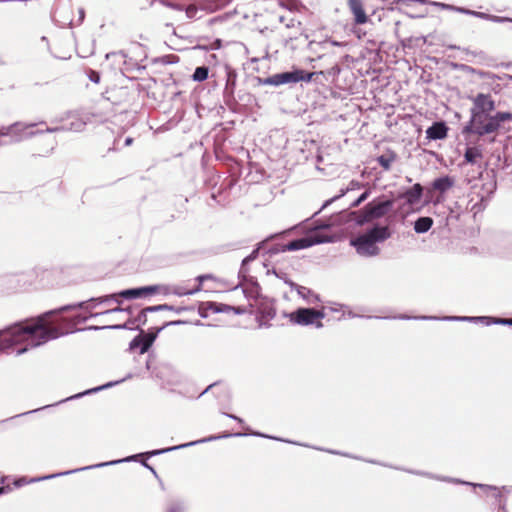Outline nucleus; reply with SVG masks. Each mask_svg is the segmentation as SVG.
<instances>
[{
    "instance_id": "1",
    "label": "nucleus",
    "mask_w": 512,
    "mask_h": 512,
    "mask_svg": "<svg viewBox=\"0 0 512 512\" xmlns=\"http://www.w3.org/2000/svg\"><path fill=\"white\" fill-rule=\"evenodd\" d=\"M74 308L75 306H64L0 330V352L19 346L17 354L20 355L66 334L51 320V316Z\"/></svg>"
},
{
    "instance_id": "2",
    "label": "nucleus",
    "mask_w": 512,
    "mask_h": 512,
    "mask_svg": "<svg viewBox=\"0 0 512 512\" xmlns=\"http://www.w3.org/2000/svg\"><path fill=\"white\" fill-rule=\"evenodd\" d=\"M208 278V276H198L197 280L199 281V285L193 289H185L181 286H167V285H152V286H146L136 289H128L121 291L120 293L107 295L104 297H100L97 299H92L88 303H80L78 305H74L76 307H85L87 310H92L95 306L93 303H110L112 301H115L119 303V298L123 297L126 299H133V298H139L145 295L160 293L164 295L168 294H174L177 296H185V295H192L197 293L201 290V283L204 279Z\"/></svg>"
},
{
    "instance_id": "3",
    "label": "nucleus",
    "mask_w": 512,
    "mask_h": 512,
    "mask_svg": "<svg viewBox=\"0 0 512 512\" xmlns=\"http://www.w3.org/2000/svg\"><path fill=\"white\" fill-rule=\"evenodd\" d=\"M391 232L388 226L376 225L350 240L356 252L360 256L373 257L380 253L379 243L390 238Z\"/></svg>"
},
{
    "instance_id": "4",
    "label": "nucleus",
    "mask_w": 512,
    "mask_h": 512,
    "mask_svg": "<svg viewBox=\"0 0 512 512\" xmlns=\"http://www.w3.org/2000/svg\"><path fill=\"white\" fill-rule=\"evenodd\" d=\"M330 224L321 225L313 230H311L306 236L291 241L285 246V250L288 251H296L301 249L309 248L316 244L332 242L334 241L333 237L324 235L320 229L328 228Z\"/></svg>"
},
{
    "instance_id": "5",
    "label": "nucleus",
    "mask_w": 512,
    "mask_h": 512,
    "mask_svg": "<svg viewBox=\"0 0 512 512\" xmlns=\"http://www.w3.org/2000/svg\"><path fill=\"white\" fill-rule=\"evenodd\" d=\"M497 130V121L490 114L471 113L470 123L464 128V133H475L479 136L493 133Z\"/></svg>"
},
{
    "instance_id": "6",
    "label": "nucleus",
    "mask_w": 512,
    "mask_h": 512,
    "mask_svg": "<svg viewBox=\"0 0 512 512\" xmlns=\"http://www.w3.org/2000/svg\"><path fill=\"white\" fill-rule=\"evenodd\" d=\"M325 317L323 310H316L313 308H299L288 315L290 322L301 325H315L317 328L322 327V320Z\"/></svg>"
},
{
    "instance_id": "7",
    "label": "nucleus",
    "mask_w": 512,
    "mask_h": 512,
    "mask_svg": "<svg viewBox=\"0 0 512 512\" xmlns=\"http://www.w3.org/2000/svg\"><path fill=\"white\" fill-rule=\"evenodd\" d=\"M36 123H14L0 129V136L9 137L11 142H20L37 134Z\"/></svg>"
},
{
    "instance_id": "8",
    "label": "nucleus",
    "mask_w": 512,
    "mask_h": 512,
    "mask_svg": "<svg viewBox=\"0 0 512 512\" xmlns=\"http://www.w3.org/2000/svg\"><path fill=\"white\" fill-rule=\"evenodd\" d=\"M313 77V73H306L303 70L295 69L293 71L283 72L274 74L267 79H265L264 83L279 86L288 83H297L299 81H310Z\"/></svg>"
},
{
    "instance_id": "9",
    "label": "nucleus",
    "mask_w": 512,
    "mask_h": 512,
    "mask_svg": "<svg viewBox=\"0 0 512 512\" xmlns=\"http://www.w3.org/2000/svg\"><path fill=\"white\" fill-rule=\"evenodd\" d=\"M136 457L137 456H130V457H127V458L122 459V460H114V461H109V462H105V463H99V464H96V465H91V466H87V467H84V468L75 469V470H72V471H66V472H63V473H58V474H53V475H48V476H43V477H38V478L28 479L26 477H21V478L15 480L13 484H14L15 487H21V486H24V485H27V484H30V483L39 482V481L51 479V478H54V477H57V476L67 475V474H70V473H75V472L86 470V469L99 468V467H103V466H109V465L118 464V463H121V462L132 461V460H135Z\"/></svg>"
},
{
    "instance_id": "10",
    "label": "nucleus",
    "mask_w": 512,
    "mask_h": 512,
    "mask_svg": "<svg viewBox=\"0 0 512 512\" xmlns=\"http://www.w3.org/2000/svg\"><path fill=\"white\" fill-rule=\"evenodd\" d=\"M392 207V200H373L365 206L363 211V220L359 222L362 223L363 221L379 219L385 216L392 209Z\"/></svg>"
},
{
    "instance_id": "11",
    "label": "nucleus",
    "mask_w": 512,
    "mask_h": 512,
    "mask_svg": "<svg viewBox=\"0 0 512 512\" xmlns=\"http://www.w3.org/2000/svg\"><path fill=\"white\" fill-rule=\"evenodd\" d=\"M495 108V102L489 94H478L473 98L471 113L490 114Z\"/></svg>"
},
{
    "instance_id": "12",
    "label": "nucleus",
    "mask_w": 512,
    "mask_h": 512,
    "mask_svg": "<svg viewBox=\"0 0 512 512\" xmlns=\"http://www.w3.org/2000/svg\"><path fill=\"white\" fill-rule=\"evenodd\" d=\"M422 186L420 184H415L411 189L407 190L401 195V198L405 200V202L409 205L410 209H413L414 206L418 205L421 201L422 197Z\"/></svg>"
},
{
    "instance_id": "13",
    "label": "nucleus",
    "mask_w": 512,
    "mask_h": 512,
    "mask_svg": "<svg viewBox=\"0 0 512 512\" xmlns=\"http://www.w3.org/2000/svg\"><path fill=\"white\" fill-rule=\"evenodd\" d=\"M234 308L219 304L215 302H204L199 307V313L202 317H208L210 314L219 313V312H229L230 310H233Z\"/></svg>"
},
{
    "instance_id": "14",
    "label": "nucleus",
    "mask_w": 512,
    "mask_h": 512,
    "mask_svg": "<svg viewBox=\"0 0 512 512\" xmlns=\"http://www.w3.org/2000/svg\"><path fill=\"white\" fill-rule=\"evenodd\" d=\"M348 6L354 15V21L356 24H365L368 17L363 8L361 0H348Z\"/></svg>"
},
{
    "instance_id": "15",
    "label": "nucleus",
    "mask_w": 512,
    "mask_h": 512,
    "mask_svg": "<svg viewBox=\"0 0 512 512\" xmlns=\"http://www.w3.org/2000/svg\"><path fill=\"white\" fill-rule=\"evenodd\" d=\"M447 127L444 122H436L426 130L428 139L440 140L447 136Z\"/></svg>"
},
{
    "instance_id": "16",
    "label": "nucleus",
    "mask_w": 512,
    "mask_h": 512,
    "mask_svg": "<svg viewBox=\"0 0 512 512\" xmlns=\"http://www.w3.org/2000/svg\"><path fill=\"white\" fill-rule=\"evenodd\" d=\"M156 335L155 334H146L143 337H136L131 342V347H135L140 345V353L144 354L148 351V349L152 346L153 342L155 341Z\"/></svg>"
},
{
    "instance_id": "17",
    "label": "nucleus",
    "mask_w": 512,
    "mask_h": 512,
    "mask_svg": "<svg viewBox=\"0 0 512 512\" xmlns=\"http://www.w3.org/2000/svg\"><path fill=\"white\" fill-rule=\"evenodd\" d=\"M433 225V219L430 217H420L414 223V230L418 234L427 232Z\"/></svg>"
},
{
    "instance_id": "18",
    "label": "nucleus",
    "mask_w": 512,
    "mask_h": 512,
    "mask_svg": "<svg viewBox=\"0 0 512 512\" xmlns=\"http://www.w3.org/2000/svg\"><path fill=\"white\" fill-rule=\"evenodd\" d=\"M219 438H220L219 436H212V437H209V438L204 439V440L194 441V442H191V443L182 444V445H178V446H174V447H169V448H165V449L154 450L152 452H149L148 454L150 456L159 455V454H163V453H166V452H169V451H172V450H177V449H181V448H184V447H187V446H190V445H194V444H197V443H200V442L212 441V440H216V439H219Z\"/></svg>"
},
{
    "instance_id": "19",
    "label": "nucleus",
    "mask_w": 512,
    "mask_h": 512,
    "mask_svg": "<svg viewBox=\"0 0 512 512\" xmlns=\"http://www.w3.org/2000/svg\"><path fill=\"white\" fill-rule=\"evenodd\" d=\"M295 290L308 304H314L319 301V297L306 287L295 285Z\"/></svg>"
},
{
    "instance_id": "20",
    "label": "nucleus",
    "mask_w": 512,
    "mask_h": 512,
    "mask_svg": "<svg viewBox=\"0 0 512 512\" xmlns=\"http://www.w3.org/2000/svg\"><path fill=\"white\" fill-rule=\"evenodd\" d=\"M453 184H454L453 179L448 176H445V177L436 179L433 182V188L435 190H438V191L444 193L447 190H449L453 186Z\"/></svg>"
},
{
    "instance_id": "21",
    "label": "nucleus",
    "mask_w": 512,
    "mask_h": 512,
    "mask_svg": "<svg viewBox=\"0 0 512 512\" xmlns=\"http://www.w3.org/2000/svg\"><path fill=\"white\" fill-rule=\"evenodd\" d=\"M482 157L481 150L477 147H469L466 149L464 158L467 163L475 164Z\"/></svg>"
},
{
    "instance_id": "22",
    "label": "nucleus",
    "mask_w": 512,
    "mask_h": 512,
    "mask_svg": "<svg viewBox=\"0 0 512 512\" xmlns=\"http://www.w3.org/2000/svg\"><path fill=\"white\" fill-rule=\"evenodd\" d=\"M396 160V155L393 152H387L377 158L378 163L384 170H389L392 163Z\"/></svg>"
},
{
    "instance_id": "23",
    "label": "nucleus",
    "mask_w": 512,
    "mask_h": 512,
    "mask_svg": "<svg viewBox=\"0 0 512 512\" xmlns=\"http://www.w3.org/2000/svg\"><path fill=\"white\" fill-rule=\"evenodd\" d=\"M208 77V68L206 67H197L193 74V80L195 81H204Z\"/></svg>"
},
{
    "instance_id": "24",
    "label": "nucleus",
    "mask_w": 512,
    "mask_h": 512,
    "mask_svg": "<svg viewBox=\"0 0 512 512\" xmlns=\"http://www.w3.org/2000/svg\"><path fill=\"white\" fill-rule=\"evenodd\" d=\"M443 320H451V321H478V320H481V321H484V320H489V318H487V317L453 316V317H444Z\"/></svg>"
},
{
    "instance_id": "25",
    "label": "nucleus",
    "mask_w": 512,
    "mask_h": 512,
    "mask_svg": "<svg viewBox=\"0 0 512 512\" xmlns=\"http://www.w3.org/2000/svg\"><path fill=\"white\" fill-rule=\"evenodd\" d=\"M186 17L189 19H193L196 17L198 8L194 4L187 5L184 9Z\"/></svg>"
},
{
    "instance_id": "26",
    "label": "nucleus",
    "mask_w": 512,
    "mask_h": 512,
    "mask_svg": "<svg viewBox=\"0 0 512 512\" xmlns=\"http://www.w3.org/2000/svg\"><path fill=\"white\" fill-rule=\"evenodd\" d=\"M510 118L511 114L509 113H497L493 116V119L497 121V129L499 128L501 122H504Z\"/></svg>"
},
{
    "instance_id": "27",
    "label": "nucleus",
    "mask_w": 512,
    "mask_h": 512,
    "mask_svg": "<svg viewBox=\"0 0 512 512\" xmlns=\"http://www.w3.org/2000/svg\"><path fill=\"white\" fill-rule=\"evenodd\" d=\"M467 485H472L474 487H479L481 489H484L486 492L493 491L496 495H498V489L497 487L490 486V485H484V484H474V483H466Z\"/></svg>"
},
{
    "instance_id": "28",
    "label": "nucleus",
    "mask_w": 512,
    "mask_h": 512,
    "mask_svg": "<svg viewBox=\"0 0 512 512\" xmlns=\"http://www.w3.org/2000/svg\"><path fill=\"white\" fill-rule=\"evenodd\" d=\"M113 385V383H107L105 385H102L100 387H96V388H93V389H90V390H87L86 392L84 393H80V394H77L75 397H80L82 395H85V394H90V393H93V392H97V391H100L102 389H105V388H108V387H111Z\"/></svg>"
},
{
    "instance_id": "29",
    "label": "nucleus",
    "mask_w": 512,
    "mask_h": 512,
    "mask_svg": "<svg viewBox=\"0 0 512 512\" xmlns=\"http://www.w3.org/2000/svg\"><path fill=\"white\" fill-rule=\"evenodd\" d=\"M488 20L492 21V22H497V23L512 22V18L500 17V16H495V15H490V14H489Z\"/></svg>"
},
{
    "instance_id": "30",
    "label": "nucleus",
    "mask_w": 512,
    "mask_h": 512,
    "mask_svg": "<svg viewBox=\"0 0 512 512\" xmlns=\"http://www.w3.org/2000/svg\"><path fill=\"white\" fill-rule=\"evenodd\" d=\"M85 126V123L78 120L76 121L75 123H71V126H70V130H74V131H81Z\"/></svg>"
},
{
    "instance_id": "31",
    "label": "nucleus",
    "mask_w": 512,
    "mask_h": 512,
    "mask_svg": "<svg viewBox=\"0 0 512 512\" xmlns=\"http://www.w3.org/2000/svg\"><path fill=\"white\" fill-rule=\"evenodd\" d=\"M164 309H168V306L167 305H159V306H155V307H148L141 311V315H143V317H145V314L147 311H156V310H164Z\"/></svg>"
},
{
    "instance_id": "32",
    "label": "nucleus",
    "mask_w": 512,
    "mask_h": 512,
    "mask_svg": "<svg viewBox=\"0 0 512 512\" xmlns=\"http://www.w3.org/2000/svg\"><path fill=\"white\" fill-rule=\"evenodd\" d=\"M168 7L172 8V9H175V10H179V11H184L185 7L184 5L182 4H179V3H175V2H167L165 3Z\"/></svg>"
},
{
    "instance_id": "33",
    "label": "nucleus",
    "mask_w": 512,
    "mask_h": 512,
    "mask_svg": "<svg viewBox=\"0 0 512 512\" xmlns=\"http://www.w3.org/2000/svg\"><path fill=\"white\" fill-rule=\"evenodd\" d=\"M368 195H369L368 191L361 194V196L353 203V206L356 207V206L360 205L363 201H365L367 199Z\"/></svg>"
},
{
    "instance_id": "34",
    "label": "nucleus",
    "mask_w": 512,
    "mask_h": 512,
    "mask_svg": "<svg viewBox=\"0 0 512 512\" xmlns=\"http://www.w3.org/2000/svg\"><path fill=\"white\" fill-rule=\"evenodd\" d=\"M121 311H122V309H120V308H114V309L106 310L105 313H113V312H121ZM100 314H104V312H102V313H91L89 317H97Z\"/></svg>"
},
{
    "instance_id": "35",
    "label": "nucleus",
    "mask_w": 512,
    "mask_h": 512,
    "mask_svg": "<svg viewBox=\"0 0 512 512\" xmlns=\"http://www.w3.org/2000/svg\"><path fill=\"white\" fill-rule=\"evenodd\" d=\"M473 16L481 18V19L488 20L489 14H486V13H483V12L473 11Z\"/></svg>"
},
{
    "instance_id": "36",
    "label": "nucleus",
    "mask_w": 512,
    "mask_h": 512,
    "mask_svg": "<svg viewBox=\"0 0 512 512\" xmlns=\"http://www.w3.org/2000/svg\"><path fill=\"white\" fill-rule=\"evenodd\" d=\"M493 322L512 326V319H496Z\"/></svg>"
},
{
    "instance_id": "37",
    "label": "nucleus",
    "mask_w": 512,
    "mask_h": 512,
    "mask_svg": "<svg viewBox=\"0 0 512 512\" xmlns=\"http://www.w3.org/2000/svg\"><path fill=\"white\" fill-rule=\"evenodd\" d=\"M183 508L180 505H173L169 508L168 512H182Z\"/></svg>"
},
{
    "instance_id": "38",
    "label": "nucleus",
    "mask_w": 512,
    "mask_h": 512,
    "mask_svg": "<svg viewBox=\"0 0 512 512\" xmlns=\"http://www.w3.org/2000/svg\"><path fill=\"white\" fill-rule=\"evenodd\" d=\"M455 11L460 12V13H464V14H468V15H473V11L472 10H468V9H465V8L456 7Z\"/></svg>"
},
{
    "instance_id": "39",
    "label": "nucleus",
    "mask_w": 512,
    "mask_h": 512,
    "mask_svg": "<svg viewBox=\"0 0 512 512\" xmlns=\"http://www.w3.org/2000/svg\"><path fill=\"white\" fill-rule=\"evenodd\" d=\"M353 188H355V184H354V182H351V188H347L346 190H342V191H341V194H340L339 196H337V197H334L332 200L337 199V198H339V197H341V196L345 195V193H346L349 189H353Z\"/></svg>"
},
{
    "instance_id": "40",
    "label": "nucleus",
    "mask_w": 512,
    "mask_h": 512,
    "mask_svg": "<svg viewBox=\"0 0 512 512\" xmlns=\"http://www.w3.org/2000/svg\"><path fill=\"white\" fill-rule=\"evenodd\" d=\"M11 490V488L9 486H6V487H3V486H0V495L6 493V492H9Z\"/></svg>"
},
{
    "instance_id": "41",
    "label": "nucleus",
    "mask_w": 512,
    "mask_h": 512,
    "mask_svg": "<svg viewBox=\"0 0 512 512\" xmlns=\"http://www.w3.org/2000/svg\"><path fill=\"white\" fill-rule=\"evenodd\" d=\"M90 79H91L92 81H94V82L98 83V82H99V75H98V74H96L95 72H93V73H92V75H91V77H90Z\"/></svg>"
},
{
    "instance_id": "42",
    "label": "nucleus",
    "mask_w": 512,
    "mask_h": 512,
    "mask_svg": "<svg viewBox=\"0 0 512 512\" xmlns=\"http://www.w3.org/2000/svg\"><path fill=\"white\" fill-rule=\"evenodd\" d=\"M127 325H112V326H108V328H111V329H122V328H126Z\"/></svg>"
},
{
    "instance_id": "43",
    "label": "nucleus",
    "mask_w": 512,
    "mask_h": 512,
    "mask_svg": "<svg viewBox=\"0 0 512 512\" xmlns=\"http://www.w3.org/2000/svg\"><path fill=\"white\" fill-rule=\"evenodd\" d=\"M132 142H133V139H132L131 137H128V138H126V140H125V145H126V146H129V145H131V144H132Z\"/></svg>"
},
{
    "instance_id": "44",
    "label": "nucleus",
    "mask_w": 512,
    "mask_h": 512,
    "mask_svg": "<svg viewBox=\"0 0 512 512\" xmlns=\"http://www.w3.org/2000/svg\"><path fill=\"white\" fill-rule=\"evenodd\" d=\"M58 128H50V127H46L43 131H46V132H55L57 131Z\"/></svg>"
},
{
    "instance_id": "45",
    "label": "nucleus",
    "mask_w": 512,
    "mask_h": 512,
    "mask_svg": "<svg viewBox=\"0 0 512 512\" xmlns=\"http://www.w3.org/2000/svg\"><path fill=\"white\" fill-rule=\"evenodd\" d=\"M253 258H254V255L249 256V257H246V258L243 260V263H247V262H249L250 260H252Z\"/></svg>"
},
{
    "instance_id": "46",
    "label": "nucleus",
    "mask_w": 512,
    "mask_h": 512,
    "mask_svg": "<svg viewBox=\"0 0 512 512\" xmlns=\"http://www.w3.org/2000/svg\"><path fill=\"white\" fill-rule=\"evenodd\" d=\"M228 417L232 418V419H235L237 420L238 422H242V420L240 418H238L237 416H234V415H228Z\"/></svg>"
},
{
    "instance_id": "47",
    "label": "nucleus",
    "mask_w": 512,
    "mask_h": 512,
    "mask_svg": "<svg viewBox=\"0 0 512 512\" xmlns=\"http://www.w3.org/2000/svg\"><path fill=\"white\" fill-rule=\"evenodd\" d=\"M221 2V6H224L225 4L229 3L231 0H219Z\"/></svg>"
},
{
    "instance_id": "48",
    "label": "nucleus",
    "mask_w": 512,
    "mask_h": 512,
    "mask_svg": "<svg viewBox=\"0 0 512 512\" xmlns=\"http://www.w3.org/2000/svg\"><path fill=\"white\" fill-rule=\"evenodd\" d=\"M6 479H7V477H6V476H2V477L0 478V484H4V483H5V481H6Z\"/></svg>"
},
{
    "instance_id": "49",
    "label": "nucleus",
    "mask_w": 512,
    "mask_h": 512,
    "mask_svg": "<svg viewBox=\"0 0 512 512\" xmlns=\"http://www.w3.org/2000/svg\"><path fill=\"white\" fill-rule=\"evenodd\" d=\"M252 435L261 436V437H267L266 435H263L261 433H252Z\"/></svg>"
},
{
    "instance_id": "50",
    "label": "nucleus",
    "mask_w": 512,
    "mask_h": 512,
    "mask_svg": "<svg viewBox=\"0 0 512 512\" xmlns=\"http://www.w3.org/2000/svg\"><path fill=\"white\" fill-rule=\"evenodd\" d=\"M420 319H434L433 317H425V316H422L420 317Z\"/></svg>"
},
{
    "instance_id": "51",
    "label": "nucleus",
    "mask_w": 512,
    "mask_h": 512,
    "mask_svg": "<svg viewBox=\"0 0 512 512\" xmlns=\"http://www.w3.org/2000/svg\"><path fill=\"white\" fill-rule=\"evenodd\" d=\"M333 45L339 46L340 44L338 42H332Z\"/></svg>"
},
{
    "instance_id": "52",
    "label": "nucleus",
    "mask_w": 512,
    "mask_h": 512,
    "mask_svg": "<svg viewBox=\"0 0 512 512\" xmlns=\"http://www.w3.org/2000/svg\"><path fill=\"white\" fill-rule=\"evenodd\" d=\"M242 434L241 433H236L235 436H241Z\"/></svg>"
}]
</instances>
